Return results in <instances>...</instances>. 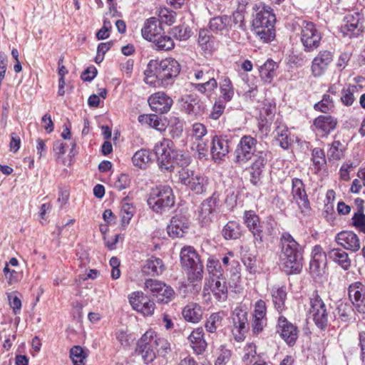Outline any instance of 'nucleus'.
<instances>
[{"label": "nucleus", "instance_id": "f257e3e1", "mask_svg": "<svg viewBox=\"0 0 365 365\" xmlns=\"http://www.w3.org/2000/svg\"><path fill=\"white\" fill-rule=\"evenodd\" d=\"M180 72V66L174 58L150 60L144 71V81L153 88H167L173 84Z\"/></svg>", "mask_w": 365, "mask_h": 365}, {"label": "nucleus", "instance_id": "f03ea898", "mask_svg": "<svg viewBox=\"0 0 365 365\" xmlns=\"http://www.w3.org/2000/svg\"><path fill=\"white\" fill-rule=\"evenodd\" d=\"M281 260L287 274L299 273L302 269L303 248L288 232L280 238Z\"/></svg>", "mask_w": 365, "mask_h": 365}, {"label": "nucleus", "instance_id": "7ed1b4c3", "mask_svg": "<svg viewBox=\"0 0 365 365\" xmlns=\"http://www.w3.org/2000/svg\"><path fill=\"white\" fill-rule=\"evenodd\" d=\"M147 202L153 211L162 213L174 205L175 196L170 186L159 185L150 190Z\"/></svg>", "mask_w": 365, "mask_h": 365}, {"label": "nucleus", "instance_id": "20e7f679", "mask_svg": "<svg viewBox=\"0 0 365 365\" xmlns=\"http://www.w3.org/2000/svg\"><path fill=\"white\" fill-rule=\"evenodd\" d=\"M180 262L183 269L187 272L189 281L193 282L202 279L203 265L194 247L187 246L182 248Z\"/></svg>", "mask_w": 365, "mask_h": 365}, {"label": "nucleus", "instance_id": "39448f33", "mask_svg": "<svg viewBox=\"0 0 365 365\" xmlns=\"http://www.w3.org/2000/svg\"><path fill=\"white\" fill-rule=\"evenodd\" d=\"M299 35L305 52H312L320 46L322 33L313 22L302 21L299 24Z\"/></svg>", "mask_w": 365, "mask_h": 365}, {"label": "nucleus", "instance_id": "423d86ee", "mask_svg": "<svg viewBox=\"0 0 365 365\" xmlns=\"http://www.w3.org/2000/svg\"><path fill=\"white\" fill-rule=\"evenodd\" d=\"M309 317L312 318L316 326L324 329L328 324L329 312L324 301L317 292H314L309 297V308L308 309Z\"/></svg>", "mask_w": 365, "mask_h": 365}, {"label": "nucleus", "instance_id": "0eeeda50", "mask_svg": "<svg viewBox=\"0 0 365 365\" xmlns=\"http://www.w3.org/2000/svg\"><path fill=\"white\" fill-rule=\"evenodd\" d=\"M364 15L359 11L347 14L340 26V31L344 36L348 38L358 37L364 32Z\"/></svg>", "mask_w": 365, "mask_h": 365}, {"label": "nucleus", "instance_id": "6e6552de", "mask_svg": "<svg viewBox=\"0 0 365 365\" xmlns=\"http://www.w3.org/2000/svg\"><path fill=\"white\" fill-rule=\"evenodd\" d=\"M145 290L152 294L159 302L165 304L170 302L175 295V292L171 287L157 279H146Z\"/></svg>", "mask_w": 365, "mask_h": 365}, {"label": "nucleus", "instance_id": "1a4fd4ad", "mask_svg": "<svg viewBox=\"0 0 365 365\" xmlns=\"http://www.w3.org/2000/svg\"><path fill=\"white\" fill-rule=\"evenodd\" d=\"M232 334L237 341H242L245 339L249 330L247 313L241 307H236L231 316Z\"/></svg>", "mask_w": 365, "mask_h": 365}, {"label": "nucleus", "instance_id": "9d476101", "mask_svg": "<svg viewBox=\"0 0 365 365\" xmlns=\"http://www.w3.org/2000/svg\"><path fill=\"white\" fill-rule=\"evenodd\" d=\"M257 140L250 135H244L240 140L235 151V162L243 165L248 162L256 151Z\"/></svg>", "mask_w": 365, "mask_h": 365}, {"label": "nucleus", "instance_id": "9b49d317", "mask_svg": "<svg viewBox=\"0 0 365 365\" xmlns=\"http://www.w3.org/2000/svg\"><path fill=\"white\" fill-rule=\"evenodd\" d=\"M173 142L166 138L158 142L155 147L154 151L157 156L158 163L161 170L172 171L171 155L173 151Z\"/></svg>", "mask_w": 365, "mask_h": 365}, {"label": "nucleus", "instance_id": "f8f14e48", "mask_svg": "<svg viewBox=\"0 0 365 365\" xmlns=\"http://www.w3.org/2000/svg\"><path fill=\"white\" fill-rule=\"evenodd\" d=\"M128 300L132 308L144 316H150L153 314L155 304L143 292H132L128 297Z\"/></svg>", "mask_w": 365, "mask_h": 365}, {"label": "nucleus", "instance_id": "ddd939ff", "mask_svg": "<svg viewBox=\"0 0 365 365\" xmlns=\"http://www.w3.org/2000/svg\"><path fill=\"white\" fill-rule=\"evenodd\" d=\"M334 59V54L328 50L320 51L313 58L311 73L315 78L322 76L328 70Z\"/></svg>", "mask_w": 365, "mask_h": 365}, {"label": "nucleus", "instance_id": "4468645a", "mask_svg": "<svg viewBox=\"0 0 365 365\" xmlns=\"http://www.w3.org/2000/svg\"><path fill=\"white\" fill-rule=\"evenodd\" d=\"M181 109L192 116H200L205 110V105L196 94L185 95L179 100Z\"/></svg>", "mask_w": 365, "mask_h": 365}, {"label": "nucleus", "instance_id": "2eb2a0df", "mask_svg": "<svg viewBox=\"0 0 365 365\" xmlns=\"http://www.w3.org/2000/svg\"><path fill=\"white\" fill-rule=\"evenodd\" d=\"M219 202V194L214 192L211 197L201 203L198 220L202 225H207L212 222L217 211Z\"/></svg>", "mask_w": 365, "mask_h": 365}, {"label": "nucleus", "instance_id": "dca6fc26", "mask_svg": "<svg viewBox=\"0 0 365 365\" xmlns=\"http://www.w3.org/2000/svg\"><path fill=\"white\" fill-rule=\"evenodd\" d=\"M267 306L264 301L259 299L255 304L252 313V331L254 334L261 333L267 326Z\"/></svg>", "mask_w": 365, "mask_h": 365}, {"label": "nucleus", "instance_id": "f3484780", "mask_svg": "<svg viewBox=\"0 0 365 365\" xmlns=\"http://www.w3.org/2000/svg\"><path fill=\"white\" fill-rule=\"evenodd\" d=\"M210 293L219 302H224L227 297V287L225 279H210L203 288V295L210 296Z\"/></svg>", "mask_w": 365, "mask_h": 365}, {"label": "nucleus", "instance_id": "a211bd4d", "mask_svg": "<svg viewBox=\"0 0 365 365\" xmlns=\"http://www.w3.org/2000/svg\"><path fill=\"white\" fill-rule=\"evenodd\" d=\"M349 299L360 313L365 314V286L361 282L351 284L348 288Z\"/></svg>", "mask_w": 365, "mask_h": 365}, {"label": "nucleus", "instance_id": "6ab92c4d", "mask_svg": "<svg viewBox=\"0 0 365 365\" xmlns=\"http://www.w3.org/2000/svg\"><path fill=\"white\" fill-rule=\"evenodd\" d=\"M258 10L252 21L253 27L259 29L274 27L276 18L272 9L269 6L263 4L258 7Z\"/></svg>", "mask_w": 365, "mask_h": 365}, {"label": "nucleus", "instance_id": "aec40b11", "mask_svg": "<svg viewBox=\"0 0 365 365\" xmlns=\"http://www.w3.org/2000/svg\"><path fill=\"white\" fill-rule=\"evenodd\" d=\"M153 330H148L138 340L136 351L141 354L146 363L153 361L156 356V351L150 341Z\"/></svg>", "mask_w": 365, "mask_h": 365}, {"label": "nucleus", "instance_id": "412c9836", "mask_svg": "<svg viewBox=\"0 0 365 365\" xmlns=\"http://www.w3.org/2000/svg\"><path fill=\"white\" fill-rule=\"evenodd\" d=\"M277 331L289 345L294 344L297 339L298 331L297 327L282 315L278 318Z\"/></svg>", "mask_w": 365, "mask_h": 365}, {"label": "nucleus", "instance_id": "4be33fe9", "mask_svg": "<svg viewBox=\"0 0 365 365\" xmlns=\"http://www.w3.org/2000/svg\"><path fill=\"white\" fill-rule=\"evenodd\" d=\"M150 108L159 113H168L173 105V101L163 92H156L148 98Z\"/></svg>", "mask_w": 365, "mask_h": 365}, {"label": "nucleus", "instance_id": "5701e85b", "mask_svg": "<svg viewBox=\"0 0 365 365\" xmlns=\"http://www.w3.org/2000/svg\"><path fill=\"white\" fill-rule=\"evenodd\" d=\"M189 229L188 219L183 215H176L173 217L167 227L168 234L170 237H182Z\"/></svg>", "mask_w": 365, "mask_h": 365}, {"label": "nucleus", "instance_id": "b1692460", "mask_svg": "<svg viewBox=\"0 0 365 365\" xmlns=\"http://www.w3.org/2000/svg\"><path fill=\"white\" fill-rule=\"evenodd\" d=\"M268 153L258 151L255 155V160L250 167L251 182L256 185L259 182L264 168L267 163Z\"/></svg>", "mask_w": 365, "mask_h": 365}, {"label": "nucleus", "instance_id": "393cba45", "mask_svg": "<svg viewBox=\"0 0 365 365\" xmlns=\"http://www.w3.org/2000/svg\"><path fill=\"white\" fill-rule=\"evenodd\" d=\"M292 194L301 212H306L309 208V202L301 180L293 179Z\"/></svg>", "mask_w": 365, "mask_h": 365}, {"label": "nucleus", "instance_id": "a878e982", "mask_svg": "<svg viewBox=\"0 0 365 365\" xmlns=\"http://www.w3.org/2000/svg\"><path fill=\"white\" fill-rule=\"evenodd\" d=\"M337 125V120L331 115H319L313 123V130L320 135L325 136L334 130Z\"/></svg>", "mask_w": 365, "mask_h": 365}, {"label": "nucleus", "instance_id": "bb28decb", "mask_svg": "<svg viewBox=\"0 0 365 365\" xmlns=\"http://www.w3.org/2000/svg\"><path fill=\"white\" fill-rule=\"evenodd\" d=\"M229 151V141L225 137L217 135L213 137L210 153L212 159L215 162L222 160L228 154Z\"/></svg>", "mask_w": 365, "mask_h": 365}, {"label": "nucleus", "instance_id": "cd10ccee", "mask_svg": "<svg viewBox=\"0 0 365 365\" xmlns=\"http://www.w3.org/2000/svg\"><path fill=\"white\" fill-rule=\"evenodd\" d=\"M336 241L344 249L352 252H356L361 247L358 236L351 231L341 232L336 235Z\"/></svg>", "mask_w": 365, "mask_h": 365}, {"label": "nucleus", "instance_id": "c85d7f7f", "mask_svg": "<svg viewBox=\"0 0 365 365\" xmlns=\"http://www.w3.org/2000/svg\"><path fill=\"white\" fill-rule=\"evenodd\" d=\"M232 27L230 16L222 15L212 18L209 21V28L215 34L226 35Z\"/></svg>", "mask_w": 365, "mask_h": 365}, {"label": "nucleus", "instance_id": "c756f323", "mask_svg": "<svg viewBox=\"0 0 365 365\" xmlns=\"http://www.w3.org/2000/svg\"><path fill=\"white\" fill-rule=\"evenodd\" d=\"M187 340L195 354H201L205 351L207 344L202 327L195 329L188 336Z\"/></svg>", "mask_w": 365, "mask_h": 365}, {"label": "nucleus", "instance_id": "7c9ffc66", "mask_svg": "<svg viewBox=\"0 0 365 365\" xmlns=\"http://www.w3.org/2000/svg\"><path fill=\"white\" fill-rule=\"evenodd\" d=\"M244 221L253 234L256 240L262 242V227L259 222V217L252 210L245 211L244 214Z\"/></svg>", "mask_w": 365, "mask_h": 365}, {"label": "nucleus", "instance_id": "2f4dec72", "mask_svg": "<svg viewBox=\"0 0 365 365\" xmlns=\"http://www.w3.org/2000/svg\"><path fill=\"white\" fill-rule=\"evenodd\" d=\"M328 257L340 266L344 270H348L351 264L349 255L340 248H333L327 254Z\"/></svg>", "mask_w": 365, "mask_h": 365}, {"label": "nucleus", "instance_id": "473e14b6", "mask_svg": "<svg viewBox=\"0 0 365 365\" xmlns=\"http://www.w3.org/2000/svg\"><path fill=\"white\" fill-rule=\"evenodd\" d=\"M142 272L147 276H158L164 270V265L163 261L156 257H151L145 261L142 267Z\"/></svg>", "mask_w": 365, "mask_h": 365}, {"label": "nucleus", "instance_id": "72a5a7b5", "mask_svg": "<svg viewBox=\"0 0 365 365\" xmlns=\"http://www.w3.org/2000/svg\"><path fill=\"white\" fill-rule=\"evenodd\" d=\"M157 19L155 17L148 19L141 29V34L144 39L153 41L160 32V28L157 25Z\"/></svg>", "mask_w": 365, "mask_h": 365}, {"label": "nucleus", "instance_id": "f704fd0d", "mask_svg": "<svg viewBox=\"0 0 365 365\" xmlns=\"http://www.w3.org/2000/svg\"><path fill=\"white\" fill-rule=\"evenodd\" d=\"M272 302L276 310L281 313L285 309L287 292L284 286H274L271 289Z\"/></svg>", "mask_w": 365, "mask_h": 365}, {"label": "nucleus", "instance_id": "c9c22d12", "mask_svg": "<svg viewBox=\"0 0 365 365\" xmlns=\"http://www.w3.org/2000/svg\"><path fill=\"white\" fill-rule=\"evenodd\" d=\"M208 183L209 180L207 176L195 173L187 187L195 194H202L206 192Z\"/></svg>", "mask_w": 365, "mask_h": 365}, {"label": "nucleus", "instance_id": "e433bc0d", "mask_svg": "<svg viewBox=\"0 0 365 365\" xmlns=\"http://www.w3.org/2000/svg\"><path fill=\"white\" fill-rule=\"evenodd\" d=\"M184 319L192 323L199 322L202 317L201 307L195 303H191L184 307L182 310Z\"/></svg>", "mask_w": 365, "mask_h": 365}, {"label": "nucleus", "instance_id": "4c0bfd02", "mask_svg": "<svg viewBox=\"0 0 365 365\" xmlns=\"http://www.w3.org/2000/svg\"><path fill=\"white\" fill-rule=\"evenodd\" d=\"M132 162L134 166L146 169L152 162L151 153L147 149H140L134 153Z\"/></svg>", "mask_w": 365, "mask_h": 365}, {"label": "nucleus", "instance_id": "58836bf2", "mask_svg": "<svg viewBox=\"0 0 365 365\" xmlns=\"http://www.w3.org/2000/svg\"><path fill=\"white\" fill-rule=\"evenodd\" d=\"M359 91L356 85L349 84L341 90L340 101L345 106H351L356 101V94Z\"/></svg>", "mask_w": 365, "mask_h": 365}, {"label": "nucleus", "instance_id": "ea45409f", "mask_svg": "<svg viewBox=\"0 0 365 365\" xmlns=\"http://www.w3.org/2000/svg\"><path fill=\"white\" fill-rule=\"evenodd\" d=\"M198 44L205 52L211 53L215 48V38L207 29H200L198 34Z\"/></svg>", "mask_w": 365, "mask_h": 365}, {"label": "nucleus", "instance_id": "a19ab883", "mask_svg": "<svg viewBox=\"0 0 365 365\" xmlns=\"http://www.w3.org/2000/svg\"><path fill=\"white\" fill-rule=\"evenodd\" d=\"M277 64L272 59H267L259 68V76L264 83H269L275 76Z\"/></svg>", "mask_w": 365, "mask_h": 365}, {"label": "nucleus", "instance_id": "79ce46f5", "mask_svg": "<svg viewBox=\"0 0 365 365\" xmlns=\"http://www.w3.org/2000/svg\"><path fill=\"white\" fill-rule=\"evenodd\" d=\"M150 341L153 344L155 351L161 355L165 356L170 351V344L165 338L159 336L157 333L153 330L152 337Z\"/></svg>", "mask_w": 365, "mask_h": 365}, {"label": "nucleus", "instance_id": "37998d69", "mask_svg": "<svg viewBox=\"0 0 365 365\" xmlns=\"http://www.w3.org/2000/svg\"><path fill=\"white\" fill-rule=\"evenodd\" d=\"M207 269L210 275V279H225L224 269L222 267L219 260L213 257H210L207 262Z\"/></svg>", "mask_w": 365, "mask_h": 365}, {"label": "nucleus", "instance_id": "c03bdc74", "mask_svg": "<svg viewBox=\"0 0 365 365\" xmlns=\"http://www.w3.org/2000/svg\"><path fill=\"white\" fill-rule=\"evenodd\" d=\"M276 111L275 103L269 101L264 102V106L261 110V117L264 118L265 123H263L264 120L259 123L260 129H264L265 131L268 130V126L266 125L269 121L272 120V118L274 115Z\"/></svg>", "mask_w": 365, "mask_h": 365}, {"label": "nucleus", "instance_id": "a18cd8bd", "mask_svg": "<svg viewBox=\"0 0 365 365\" xmlns=\"http://www.w3.org/2000/svg\"><path fill=\"white\" fill-rule=\"evenodd\" d=\"M241 227L235 221L228 222L222 230V235L227 240L237 239L241 236Z\"/></svg>", "mask_w": 365, "mask_h": 365}, {"label": "nucleus", "instance_id": "49530a36", "mask_svg": "<svg viewBox=\"0 0 365 365\" xmlns=\"http://www.w3.org/2000/svg\"><path fill=\"white\" fill-rule=\"evenodd\" d=\"M195 90L207 96H211L212 93L217 88V82L213 77L208 78L202 83H192Z\"/></svg>", "mask_w": 365, "mask_h": 365}, {"label": "nucleus", "instance_id": "de8ad7c7", "mask_svg": "<svg viewBox=\"0 0 365 365\" xmlns=\"http://www.w3.org/2000/svg\"><path fill=\"white\" fill-rule=\"evenodd\" d=\"M312 160L315 173L319 172L327 164L324 152L319 148H315L312 150Z\"/></svg>", "mask_w": 365, "mask_h": 365}, {"label": "nucleus", "instance_id": "09e8293b", "mask_svg": "<svg viewBox=\"0 0 365 365\" xmlns=\"http://www.w3.org/2000/svg\"><path fill=\"white\" fill-rule=\"evenodd\" d=\"M170 160L172 170H173L175 164L182 168H185L190 163V158L189 155L179 150H173Z\"/></svg>", "mask_w": 365, "mask_h": 365}, {"label": "nucleus", "instance_id": "8fccbe9b", "mask_svg": "<svg viewBox=\"0 0 365 365\" xmlns=\"http://www.w3.org/2000/svg\"><path fill=\"white\" fill-rule=\"evenodd\" d=\"M224 317L222 312H215L212 314L205 322V329L208 332L214 333L217 329L221 326L222 320Z\"/></svg>", "mask_w": 365, "mask_h": 365}, {"label": "nucleus", "instance_id": "3c124183", "mask_svg": "<svg viewBox=\"0 0 365 365\" xmlns=\"http://www.w3.org/2000/svg\"><path fill=\"white\" fill-rule=\"evenodd\" d=\"M134 212L135 208L131 204L126 202H122L120 210V215L121 217V225L123 227H125L129 224Z\"/></svg>", "mask_w": 365, "mask_h": 365}, {"label": "nucleus", "instance_id": "603ef678", "mask_svg": "<svg viewBox=\"0 0 365 365\" xmlns=\"http://www.w3.org/2000/svg\"><path fill=\"white\" fill-rule=\"evenodd\" d=\"M171 34L177 40L186 41L191 36L192 31L188 26L182 24L173 27Z\"/></svg>", "mask_w": 365, "mask_h": 365}, {"label": "nucleus", "instance_id": "864d4df0", "mask_svg": "<svg viewBox=\"0 0 365 365\" xmlns=\"http://www.w3.org/2000/svg\"><path fill=\"white\" fill-rule=\"evenodd\" d=\"M70 358L73 365H83L86 358V354L80 346H74L70 350Z\"/></svg>", "mask_w": 365, "mask_h": 365}, {"label": "nucleus", "instance_id": "5fc2aeb1", "mask_svg": "<svg viewBox=\"0 0 365 365\" xmlns=\"http://www.w3.org/2000/svg\"><path fill=\"white\" fill-rule=\"evenodd\" d=\"M220 93L223 99L228 102L234 96V88L229 78H225L220 84Z\"/></svg>", "mask_w": 365, "mask_h": 365}, {"label": "nucleus", "instance_id": "6e6d98bb", "mask_svg": "<svg viewBox=\"0 0 365 365\" xmlns=\"http://www.w3.org/2000/svg\"><path fill=\"white\" fill-rule=\"evenodd\" d=\"M257 36L264 43L272 41L275 37L274 27L254 28Z\"/></svg>", "mask_w": 365, "mask_h": 365}, {"label": "nucleus", "instance_id": "4d7b16f0", "mask_svg": "<svg viewBox=\"0 0 365 365\" xmlns=\"http://www.w3.org/2000/svg\"><path fill=\"white\" fill-rule=\"evenodd\" d=\"M344 145L342 143L336 140L334 141L327 152V157L331 160H339L343 156Z\"/></svg>", "mask_w": 365, "mask_h": 365}, {"label": "nucleus", "instance_id": "13d9d810", "mask_svg": "<svg viewBox=\"0 0 365 365\" xmlns=\"http://www.w3.org/2000/svg\"><path fill=\"white\" fill-rule=\"evenodd\" d=\"M158 50L169 51L174 48L175 43L173 38L168 36H160L153 41Z\"/></svg>", "mask_w": 365, "mask_h": 365}, {"label": "nucleus", "instance_id": "bf43d9fd", "mask_svg": "<svg viewBox=\"0 0 365 365\" xmlns=\"http://www.w3.org/2000/svg\"><path fill=\"white\" fill-rule=\"evenodd\" d=\"M327 260L314 259L310 261L309 269L314 277L322 276L324 273Z\"/></svg>", "mask_w": 365, "mask_h": 365}, {"label": "nucleus", "instance_id": "052dcab7", "mask_svg": "<svg viewBox=\"0 0 365 365\" xmlns=\"http://www.w3.org/2000/svg\"><path fill=\"white\" fill-rule=\"evenodd\" d=\"M158 16L161 23L171 25L175 22V12L167 8H160L158 10Z\"/></svg>", "mask_w": 365, "mask_h": 365}, {"label": "nucleus", "instance_id": "680f3d73", "mask_svg": "<svg viewBox=\"0 0 365 365\" xmlns=\"http://www.w3.org/2000/svg\"><path fill=\"white\" fill-rule=\"evenodd\" d=\"M351 225L359 232L365 233V215L362 210H359L351 218Z\"/></svg>", "mask_w": 365, "mask_h": 365}, {"label": "nucleus", "instance_id": "e2e57ef3", "mask_svg": "<svg viewBox=\"0 0 365 365\" xmlns=\"http://www.w3.org/2000/svg\"><path fill=\"white\" fill-rule=\"evenodd\" d=\"M334 108V101L329 94H324L322 99L314 105V109L322 113H327Z\"/></svg>", "mask_w": 365, "mask_h": 365}, {"label": "nucleus", "instance_id": "0e129e2a", "mask_svg": "<svg viewBox=\"0 0 365 365\" xmlns=\"http://www.w3.org/2000/svg\"><path fill=\"white\" fill-rule=\"evenodd\" d=\"M242 262L250 273L253 274L257 271V261L255 255L250 253L245 254L242 257Z\"/></svg>", "mask_w": 365, "mask_h": 365}, {"label": "nucleus", "instance_id": "69168bd1", "mask_svg": "<svg viewBox=\"0 0 365 365\" xmlns=\"http://www.w3.org/2000/svg\"><path fill=\"white\" fill-rule=\"evenodd\" d=\"M207 133V128L202 123H196L192 126L190 135L192 140L197 141L203 140Z\"/></svg>", "mask_w": 365, "mask_h": 365}, {"label": "nucleus", "instance_id": "338daca9", "mask_svg": "<svg viewBox=\"0 0 365 365\" xmlns=\"http://www.w3.org/2000/svg\"><path fill=\"white\" fill-rule=\"evenodd\" d=\"M256 345L254 343H247L244 348L243 361L247 365L251 364L256 358Z\"/></svg>", "mask_w": 365, "mask_h": 365}, {"label": "nucleus", "instance_id": "774afa93", "mask_svg": "<svg viewBox=\"0 0 365 365\" xmlns=\"http://www.w3.org/2000/svg\"><path fill=\"white\" fill-rule=\"evenodd\" d=\"M194 175V171L185 168H181L178 172V181L182 185L188 187Z\"/></svg>", "mask_w": 365, "mask_h": 365}]
</instances>
